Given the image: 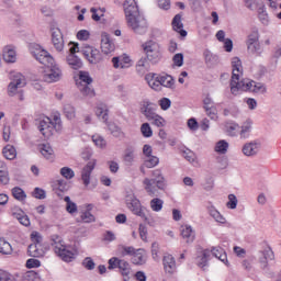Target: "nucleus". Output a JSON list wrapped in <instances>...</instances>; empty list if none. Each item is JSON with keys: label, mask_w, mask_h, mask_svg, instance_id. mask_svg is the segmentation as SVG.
<instances>
[{"label": "nucleus", "mask_w": 281, "mask_h": 281, "mask_svg": "<svg viewBox=\"0 0 281 281\" xmlns=\"http://www.w3.org/2000/svg\"><path fill=\"white\" fill-rule=\"evenodd\" d=\"M233 75L231 80V92L233 95H238V91H249L250 93H258L265 95L267 93V86L265 83L256 82L254 80L244 79L240 81V69L243 63L240 58L234 57L232 60Z\"/></svg>", "instance_id": "f257e3e1"}, {"label": "nucleus", "mask_w": 281, "mask_h": 281, "mask_svg": "<svg viewBox=\"0 0 281 281\" xmlns=\"http://www.w3.org/2000/svg\"><path fill=\"white\" fill-rule=\"evenodd\" d=\"M30 53L35 60H37V63H41V65H44L47 68L46 72L44 74L45 82H58V80H60L63 71L54 64V57H52V55L45 50V48L38 44H32L30 46Z\"/></svg>", "instance_id": "f03ea898"}, {"label": "nucleus", "mask_w": 281, "mask_h": 281, "mask_svg": "<svg viewBox=\"0 0 281 281\" xmlns=\"http://www.w3.org/2000/svg\"><path fill=\"white\" fill-rule=\"evenodd\" d=\"M124 12L127 20V24L132 27L135 34H146L148 30V23L146 19L139 14V7H137V2L135 0H125Z\"/></svg>", "instance_id": "7ed1b4c3"}, {"label": "nucleus", "mask_w": 281, "mask_h": 281, "mask_svg": "<svg viewBox=\"0 0 281 281\" xmlns=\"http://www.w3.org/2000/svg\"><path fill=\"white\" fill-rule=\"evenodd\" d=\"M153 178H145L143 184L149 196H159V190H166V178L161 172V169H155L151 171Z\"/></svg>", "instance_id": "20e7f679"}, {"label": "nucleus", "mask_w": 281, "mask_h": 281, "mask_svg": "<svg viewBox=\"0 0 281 281\" xmlns=\"http://www.w3.org/2000/svg\"><path fill=\"white\" fill-rule=\"evenodd\" d=\"M40 133L46 138L52 137L54 135V131L57 133L63 131V121H60V115L56 114L52 119L45 117L44 120L40 121Z\"/></svg>", "instance_id": "39448f33"}, {"label": "nucleus", "mask_w": 281, "mask_h": 281, "mask_svg": "<svg viewBox=\"0 0 281 281\" xmlns=\"http://www.w3.org/2000/svg\"><path fill=\"white\" fill-rule=\"evenodd\" d=\"M50 245L56 254V256H59L64 262H71L74 258H76V255L67 249V246H65V241H63V237L58 235H52L50 237Z\"/></svg>", "instance_id": "423d86ee"}, {"label": "nucleus", "mask_w": 281, "mask_h": 281, "mask_svg": "<svg viewBox=\"0 0 281 281\" xmlns=\"http://www.w3.org/2000/svg\"><path fill=\"white\" fill-rule=\"evenodd\" d=\"M143 49L146 54L145 58H147L151 65H157V63L161 60V52H159V44L149 41L143 45Z\"/></svg>", "instance_id": "0eeeda50"}, {"label": "nucleus", "mask_w": 281, "mask_h": 281, "mask_svg": "<svg viewBox=\"0 0 281 281\" xmlns=\"http://www.w3.org/2000/svg\"><path fill=\"white\" fill-rule=\"evenodd\" d=\"M25 85H26L25 76H23L21 72H16L15 75H13V79L9 83L8 94L11 98L16 95V91H19V89H23V87H25Z\"/></svg>", "instance_id": "6e6552de"}, {"label": "nucleus", "mask_w": 281, "mask_h": 281, "mask_svg": "<svg viewBox=\"0 0 281 281\" xmlns=\"http://www.w3.org/2000/svg\"><path fill=\"white\" fill-rule=\"evenodd\" d=\"M125 203L128 210H131L133 214H136V216H140L142 218L146 216L144 214V211L142 210V203L137 200V198H135V194L133 193L127 194L125 198Z\"/></svg>", "instance_id": "1a4fd4ad"}, {"label": "nucleus", "mask_w": 281, "mask_h": 281, "mask_svg": "<svg viewBox=\"0 0 281 281\" xmlns=\"http://www.w3.org/2000/svg\"><path fill=\"white\" fill-rule=\"evenodd\" d=\"M81 52L91 65L102 63V54L98 48H94L93 46H86Z\"/></svg>", "instance_id": "9d476101"}, {"label": "nucleus", "mask_w": 281, "mask_h": 281, "mask_svg": "<svg viewBox=\"0 0 281 281\" xmlns=\"http://www.w3.org/2000/svg\"><path fill=\"white\" fill-rule=\"evenodd\" d=\"M274 258L276 255L273 254L271 247H268L258 252V262L263 271L269 268V260H273Z\"/></svg>", "instance_id": "9b49d317"}, {"label": "nucleus", "mask_w": 281, "mask_h": 281, "mask_svg": "<svg viewBox=\"0 0 281 281\" xmlns=\"http://www.w3.org/2000/svg\"><path fill=\"white\" fill-rule=\"evenodd\" d=\"M261 144L258 140H251L243 145L241 153L245 157H256L260 153Z\"/></svg>", "instance_id": "f8f14e48"}, {"label": "nucleus", "mask_w": 281, "mask_h": 281, "mask_svg": "<svg viewBox=\"0 0 281 281\" xmlns=\"http://www.w3.org/2000/svg\"><path fill=\"white\" fill-rule=\"evenodd\" d=\"M157 105L148 100L143 101L140 106V113L150 122L151 117L157 115Z\"/></svg>", "instance_id": "ddd939ff"}, {"label": "nucleus", "mask_w": 281, "mask_h": 281, "mask_svg": "<svg viewBox=\"0 0 281 281\" xmlns=\"http://www.w3.org/2000/svg\"><path fill=\"white\" fill-rule=\"evenodd\" d=\"M101 52L106 55L115 52V43H113V40L106 33L101 34Z\"/></svg>", "instance_id": "4468645a"}, {"label": "nucleus", "mask_w": 281, "mask_h": 281, "mask_svg": "<svg viewBox=\"0 0 281 281\" xmlns=\"http://www.w3.org/2000/svg\"><path fill=\"white\" fill-rule=\"evenodd\" d=\"M95 169V160H90L81 171V179L83 184L87 187L91 183V172Z\"/></svg>", "instance_id": "2eb2a0df"}, {"label": "nucleus", "mask_w": 281, "mask_h": 281, "mask_svg": "<svg viewBox=\"0 0 281 281\" xmlns=\"http://www.w3.org/2000/svg\"><path fill=\"white\" fill-rule=\"evenodd\" d=\"M52 41L57 52H63V49H65V40H63V33L60 32V29H55L52 32Z\"/></svg>", "instance_id": "dca6fc26"}, {"label": "nucleus", "mask_w": 281, "mask_h": 281, "mask_svg": "<svg viewBox=\"0 0 281 281\" xmlns=\"http://www.w3.org/2000/svg\"><path fill=\"white\" fill-rule=\"evenodd\" d=\"M145 80L150 87V89H153L154 91H161V82L159 80V75L155 72H149L145 76Z\"/></svg>", "instance_id": "f3484780"}, {"label": "nucleus", "mask_w": 281, "mask_h": 281, "mask_svg": "<svg viewBox=\"0 0 281 281\" xmlns=\"http://www.w3.org/2000/svg\"><path fill=\"white\" fill-rule=\"evenodd\" d=\"M203 58L206 67L209 68L216 67V65L221 63V59H218V55L211 53L210 49H205L203 52Z\"/></svg>", "instance_id": "a211bd4d"}, {"label": "nucleus", "mask_w": 281, "mask_h": 281, "mask_svg": "<svg viewBox=\"0 0 281 281\" xmlns=\"http://www.w3.org/2000/svg\"><path fill=\"white\" fill-rule=\"evenodd\" d=\"M162 265L166 273H172L177 271V261L172 255H166L162 259Z\"/></svg>", "instance_id": "6ab92c4d"}, {"label": "nucleus", "mask_w": 281, "mask_h": 281, "mask_svg": "<svg viewBox=\"0 0 281 281\" xmlns=\"http://www.w3.org/2000/svg\"><path fill=\"white\" fill-rule=\"evenodd\" d=\"M123 164L127 167H131L133 164H135V147L128 146L125 148L123 155Z\"/></svg>", "instance_id": "aec40b11"}, {"label": "nucleus", "mask_w": 281, "mask_h": 281, "mask_svg": "<svg viewBox=\"0 0 281 281\" xmlns=\"http://www.w3.org/2000/svg\"><path fill=\"white\" fill-rule=\"evenodd\" d=\"M27 251H29V256H31L32 258H43V256H45V251H47V249H45V247H43V245L31 244L27 248Z\"/></svg>", "instance_id": "412c9836"}, {"label": "nucleus", "mask_w": 281, "mask_h": 281, "mask_svg": "<svg viewBox=\"0 0 281 281\" xmlns=\"http://www.w3.org/2000/svg\"><path fill=\"white\" fill-rule=\"evenodd\" d=\"M2 57L8 64L16 63V50L12 46H5L2 50Z\"/></svg>", "instance_id": "4be33fe9"}, {"label": "nucleus", "mask_w": 281, "mask_h": 281, "mask_svg": "<svg viewBox=\"0 0 281 281\" xmlns=\"http://www.w3.org/2000/svg\"><path fill=\"white\" fill-rule=\"evenodd\" d=\"M180 232L183 240H186L188 245H190V243H194L195 235H194V231L192 229V226L190 225L181 226Z\"/></svg>", "instance_id": "5701e85b"}, {"label": "nucleus", "mask_w": 281, "mask_h": 281, "mask_svg": "<svg viewBox=\"0 0 281 281\" xmlns=\"http://www.w3.org/2000/svg\"><path fill=\"white\" fill-rule=\"evenodd\" d=\"M175 32H178L180 36H188V31L183 30V22H181V14H176L171 23Z\"/></svg>", "instance_id": "b1692460"}, {"label": "nucleus", "mask_w": 281, "mask_h": 281, "mask_svg": "<svg viewBox=\"0 0 281 281\" xmlns=\"http://www.w3.org/2000/svg\"><path fill=\"white\" fill-rule=\"evenodd\" d=\"M254 126V122L251 120H247L243 123L239 131L240 139H249V135L251 134V128Z\"/></svg>", "instance_id": "393cba45"}, {"label": "nucleus", "mask_w": 281, "mask_h": 281, "mask_svg": "<svg viewBox=\"0 0 281 281\" xmlns=\"http://www.w3.org/2000/svg\"><path fill=\"white\" fill-rule=\"evenodd\" d=\"M150 65H153L147 57H142L136 64L137 74H146V71H150Z\"/></svg>", "instance_id": "a878e982"}, {"label": "nucleus", "mask_w": 281, "mask_h": 281, "mask_svg": "<svg viewBox=\"0 0 281 281\" xmlns=\"http://www.w3.org/2000/svg\"><path fill=\"white\" fill-rule=\"evenodd\" d=\"M132 262L133 265H146V250L139 248L136 249L134 255L132 256Z\"/></svg>", "instance_id": "bb28decb"}, {"label": "nucleus", "mask_w": 281, "mask_h": 281, "mask_svg": "<svg viewBox=\"0 0 281 281\" xmlns=\"http://www.w3.org/2000/svg\"><path fill=\"white\" fill-rule=\"evenodd\" d=\"M95 115L102 122H106L109 120V108L104 103H99L95 108Z\"/></svg>", "instance_id": "cd10ccee"}, {"label": "nucleus", "mask_w": 281, "mask_h": 281, "mask_svg": "<svg viewBox=\"0 0 281 281\" xmlns=\"http://www.w3.org/2000/svg\"><path fill=\"white\" fill-rule=\"evenodd\" d=\"M207 212L216 223H221L222 225H225V223H227L225 216H223L221 212H218V210H216V207H214L213 205L207 207Z\"/></svg>", "instance_id": "c85d7f7f"}, {"label": "nucleus", "mask_w": 281, "mask_h": 281, "mask_svg": "<svg viewBox=\"0 0 281 281\" xmlns=\"http://www.w3.org/2000/svg\"><path fill=\"white\" fill-rule=\"evenodd\" d=\"M211 255L221 260V262H224V265H227V254L222 247H213L210 250Z\"/></svg>", "instance_id": "c756f323"}, {"label": "nucleus", "mask_w": 281, "mask_h": 281, "mask_svg": "<svg viewBox=\"0 0 281 281\" xmlns=\"http://www.w3.org/2000/svg\"><path fill=\"white\" fill-rule=\"evenodd\" d=\"M40 153L47 159L48 161H54V149L49 144H43L40 146Z\"/></svg>", "instance_id": "7c9ffc66"}, {"label": "nucleus", "mask_w": 281, "mask_h": 281, "mask_svg": "<svg viewBox=\"0 0 281 281\" xmlns=\"http://www.w3.org/2000/svg\"><path fill=\"white\" fill-rule=\"evenodd\" d=\"M210 256V249H205L202 252H200V255H198L196 257L198 267H201V269H203V267H207Z\"/></svg>", "instance_id": "2f4dec72"}, {"label": "nucleus", "mask_w": 281, "mask_h": 281, "mask_svg": "<svg viewBox=\"0 0 281 281\" xmlns=\"http://www.w3.org/2000/svg\"><path fill=\"white\" fill-rule=\"evenodd\" d=\"M247 49L249 54H252V56H257V57L262 56V52H265V48H262V45H260V42L247 44Z\"/></svg>", "instance_id": "473e14b6"}, {"label": "nucleus", "mask_w": 281, "mask_h": 281, "mask_svg": "<svg viewBox=\"0 0 281 281\" xmlns=\"http://www.w3.org/2000/svg\"><path fill=\"white\" fill-rule=\"evenodd\" d=\"M225 128L228 137H236V135H238V131H240V125L236 122H227L225 124Z\"/></svg>", "instance_id": "72a5a7b5"}, {"label": "nucleus", "mask_w": 281, "mask_h": 281, "mask_svg": "<svg viewBox=\"0 0 281 281\" xmlns=\"http://www.w3.org/2000/svg\"><path fill=\"white\" fill-rule=\"evenodd\" d=\"M67 63H68L69 67H71V69H81L82 68V60L74 54H69L67 56Z\"/></svg>", "instance_id": "f704fd0d"}, {"label": "nucleus", "mask_w": 281, "mask_h": 281, "mask_svg": "<svg viewBox=\"0 0 281 281\" xmlns=\"http://www.w3.org/2000/svg\"><path fill=\"white\" fill-rule=\"evenodd\" d=\"M257 14H258V19H259L260 23H262V25H269V13H267V9L265 8V4L260 5L257 9Z\"/></svg>", "instance_id": "c9c22d12"}, {"label": "nucleus", "mask_w": 281, "mask_h": 281, "mask_svg": "<svg viewBox=\"0 0 281 281\" xmlns=\"http://www.w3.org/2000/svg\"><path fill=\"white\" fill-rule=\"evenodd\" d=\"M119 271L123 278H127L131 276V263L128 261L121 259L119 263Z\"/></svg>", "instance_id": "e433bc0d"}, {"label": "nucleus", "mask_w": 281, "mask_h": 281, "mask_svg": "<svg viewBox=\"0 0 281 281\" xmlns=\"http://www.w3.org/2000/svg\"><path fill=\"white\" fill-rule=\"evenodd\" d=\"M160 80V87H166L167 89H172L175 87V79L169 75H158Z\"/></svg>", "instance_id": "4c0bfd02"}, {"label": "nucleus", "mask_w": 281, "mask_h": 281, "mask_svg": "<svg viewBox=\"0 0 281 281\" xmlns=\"http://www.w3.org/2000/svg\"><path fill=\"white\" fill-rule=\"evenodd\" d=\"M2 155L3 157H5V159H9V160L16 159V149L12 145H7L2 149Z\"/></svg>", "instance_id": "58836bf2"}, {"label": "nucleus", "mask_w": 281, "mask_h": 281, "mask_svg": "<svg viewBox=\"0 0 281 281\" xmlns=\"http://www.w3.org/2000/svg\"><path fill=\"white\" fill-rule=\"evenodd\" d=\"M228 148H229V143H227V140L225 139H222L216 143L214 150L215 153H218V155H226Z\"/></svg>", "instance_id": "ea45409f"}, {"label": "nucleus", "mask_w": 281, "mask_h": 281, "mask_svg": "<svg viewBox=\"0 0 281 281\" xmlns=\"http://www.w3.org/2000/svg\"><path fill=\"white\" fill-rule=\"evenodd\" d=\"M0 254L3 256H10V254H12V245L4 238H0Z\"/></svg>", "instance_id": "a19ab883"}, {"label": "nucleus", "mask_w": 281, "mask_h": 281, "mask_svg": "<svg viewBox=\"0 0 281 281\" xmlns=\"http://www.w3.org/2000/svg\"><path fill=\"white\" fill-rule=\"evenodd\" d=\"M12 195L16 201L23 202L25 199H27V194H25V191L21 189L20 187H14L12 189Z\"/></svg>", "instance_id": "79ce46f5"}, {"label": "nucleus", "mask_w": 281, "mask_h": 281, "mask_svg": "<svg viewBox=\"0 0 281 281\" xmlns=\"http://www.w3.org/2000/svg\"><path fill=\"white\" fill-rule=\"evenodd\" d=\"M149 205L153 212H161V210H164V200L159 198H154L150 201Z\"/></svg>", "instance_id": "37998d69"}, {"label": "nucleus", "mask_w": 281, "mask_h": 281, "mask_svg": "<svg viewBox=\"0 0 281 281\" xmlns=\"http://www.w3.org/2000/svg\"><path fill=\"white\" fill-rule=\"evenodd\" d=\"M254 43H260V33L258 30H252L251 33L248 35L246 45H251Z\"/></svg>", "instance_id": "c03bdc74"}, {"label": "nucleus", "mask_w": 281, "mask_h": 281, "mask_svg": "<svg viewBox=\"0 0 281 281\" xmlns=\"http://www.w3.org/2000/svg\"><path fill=\"white\" fill-rule=\"evenodd\" d=\"M15 218L21 223V225H24V227H30V217L27 214L21 212V213H14Z\"/></svg>", "instance_id": "a18cd8bd"}, {"label": "nucleus", "mask_w": 281, "mask_h": 281, "mask_svg": "<svg viewBox=\"0 0 281 281\" xmlns=\"http://www.w3.org/2000/svg\"><path fill=\"white\" fill-rule=\"evenodd\" d=\"M64 114L67 120H74V117H76V108L71 104L64 105Z\"/></svg>", "instance_id": "49530a36"}, {"label": "nucleus", "mask_w": 281, "mask_h": 281, "mask_svg": "<svg viewBox=\"0 0 281 281\" xmlns=\"http://www.w3.org/2000/svg\"><path fill=\"white\" fill-rule=\"evenodd\" d=\"M245 5L248 10H258L260 5H265L262 0H245Z\"/></svg>", "instance_id": "de8ad7c7"}, {"label": "nucleus", "mask_w": 281, "mask_h": 281, "mask_svg": "<svg viewBox=\"0 0 281 281\" xmlns=\"http://www.w3.org/2000/svg\"><path fill=\"white\" fill-rule=\"evenodd\" d=\"M150 122L154 126H157L158 128H164L166 126V120L161 117V115L156 114L154 117L150 119Z\"/></svg>", "instance_id": "09e8293b"}, {"label": "nucleus", "mask_w": 281, "mask_h": 281, "mask_svg": "<svg viewBox=\"0 0 281 281\" xmlns=\"http://www.w3.org/2000/svg\"><path fill=\"white\" fill-rule=\"evenodd\" d=\"M120 262H122V259L117 257H112L108 261V269L109 271H113V269H120Z\"/></svg>", "instance_id": "8fccbe9b"}, {"label": "nucleus", "mask_w": 281, "mask_h": 281, "mask_svg": "<svg viewBox=\"0 0 281 281\" xmlns=\"http://www.w3.org/2000/svg\"><path fill=\"white\" fill-rule=\"evenodd\" d=\"M143 137H153V128L149 123H143L140 126Z\"/></svg>", "instance_id": "3c124183"}, {"label": "nucleus", "mask_w": 281, "mask_h": 281, "mask_svg": "<svg viewBox=\"0 0 281 281\" xmlns=\"http://www.w3.org/2000/svg\"><path fill=\"white\" fill-rule=\"evenodd\" d=\"M80 92L82 93V95H85L86 98H94L95 97V90H93L91 87L89 86H81Z\"/></svg>", "instance_id": "603ef678"}, {"label": "nucleus", "mask_w": 281, "mask_h": 281, "mask_svg": "<svg viewBox=\"0 0 281 281\" xmlns=\"http://www.w3.org/2000/svg\"><path fill=\"white\" fill-rule=\"evenodd\" d=\"M92 142H93V144H95V146H98V148L106 147V140L104 139V137H102L100 135H93Z\"/></svg>", "instance_id": "864d4df0"}, {"label": "nucleus", "mask_w": 281, "mask_h": 281, "mask_svg": "<svg viewBox=\"0 0 281 281\" xmlns=\"http://www.w3.org/2000/svg\"><path fill=\"white\" fill-rule=\"evenodd\" d=\"M228 210H236L238 207V198L234 194L228 195V202L226 203Z\"/></svg>", "instance_id": "5fc2aeb1"}, {"label": "nucleus", "mask_w": 281, "mask_h": 281, "mask_svg": "<svg viewBox=\"0 0 281 281\" xmlns=\"http://www.w3.org/2000/svg\"><path fill=\"white\" fill-rule=\"evenodd\" d=\"M159 165V158L156 156H149L145 160V167L146 168H155V166Z\"/></svg>", "instance_id": "6e6d98bb"}, {"label": "nucleus", "mask_w": 281, "mask_h": 281, "mask_svg": "<svg viewBox=\"0 0 281 281\" xmlns=\"http://www.w3.org/2000/svg\"><path fill=\"white\" fill-rule=\"evenodd\" d=\"M81 223H94L95 222V216H93V214H91V212L86 211L83 213H81Z\"/></svg>", "instance_id": "4d7b16f0"}, {"label": "nucleus", "mask_w": 281, "mask_h": 281, "mask_svg": "<svg viewBox=\"0 0 281 281\" xmlns=\"http://www.w3.org/2000/svg\"><path fill=\"white\" fill-rule=\"evenodd\" d=\"M79 80H81V82H85L86 86H89L91 85V82H93V78H91L88 71H80Z\"/></svg>", "instance_id": "13d9d810"}, {"label": "nucleus", "mask_w": 281, "mask_h": 281, "mask_svg": "<svg viewBox=\"0 0 281 281\" xmlns=\"http://www.w3.org/2000/svg\"><path fill=\"white\" fill-rule=\"evenodd\" d=\"M60 175L61 177H64L65 179H74V177H76V173L74 172V170L69 167H64L60 169Z\"/></svg>", "instance_id": "bf43d9fd"}, {"label": "nucleus", "mask_w": 281, "mask_h": 281, "mask_svg": "<svg viewBox=\"0 0 281 281\" xmlns=\"http://www.w3.org/2000/svg\"><path fill=\"white\" fill-rule=\"evenodd\" d=\"M137 251V249H135V247L133 246H122V256H134L135 252Z\"/></svg>", "instance_id": "052dcab7"}, {"label": "nucleus", "mask_w": 281, "mask_h": 281, "mask_svg": "<svg viewBox=\"0 0 281 281\" xmlns=\"http://www.w3.org/2000/svg\"><path fill=\"white\" fill-rule=\"evenodd\" d=\"M32 245H43V236L38 232H33L31 234Z\"/></svg>", "instance_id": "680f3d73"}, {"label": "nucleus", "mask_w": 281, "mask_h": 281, "mask_svg": "<svg viewBox=\"0 0 281 281\" xmlns=\"http://www.w3.org/2000/svg\"><path fill=\"white\" fill-rule=\"evenodd\" d=\"M172 105V101L168 98H162L159 100V106L162 111H168V109Z\"/></svg>", "instance_id": "e2e57ef3"}, {"label": "nucleus", "mask_w": 281, "mask_h": 281, "mask_svg": "<svg viewBox=\"0 0 281 281\" xmlns=\"http://www.w3.org/2000/svg\"><path fill=\"white\" fill-rule=\"evenodd\" d=\"M173 60V65H176V67H183V54L178 53L173 56L172 58Z\"/></svg>", "instance_id": "0e129e2a"}, {"label": "nucleus", "mask_w": 281, "mask_h": 281, "mask_svg": "<svg viewBox=\"0 0 281 281\" xmlns=\"http://www.w3.org/2000/svg\"><path fill=\"white\" fill-rule=\"evenodd\" d=\"M33 196L35 199H40V200H43L45 199L47 195L45 193V190L41 189V188H35L34 191H33Z\"/></svg>", "instance_id": "69168bd1"}, {"label": "nucleus", "mask_w": 281, "mask_h": 281, "mask_svg": "<svg viewBox=\"0 0 281 281\" xmlns=\"http://www.w3.org/2000/svg\"><path fill=\"white\" fill-rule=\"evenodd\" d=\"M0 281H16L14 277L5 271L0 272Z\"/></svg>", "instance_id": "338daca9"}, {"label": "nucleus", "mask_w": 281, "mask_h": 281, "mask_svg": "<svg viewBox=\"0 0 281 281\" xmlns=\"http://www.w3.org/2000/svg\"><path fill=\"white\" fill-rule=\"evenodd\" d=\"M38 273H36L35 271H29L25 273V276L23 277V280L26 281H36Z\"/></svg>", "instance_id": "774afa93"}]
</instances>
